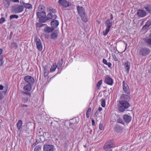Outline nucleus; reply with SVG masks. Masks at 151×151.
Returning <instances> with one entry per match:
<instances>
[{
  "label": "nucleus",
  "mask_w": 151,
  "mask_h": 151,
  "mask_svg": "<svg viewBox=\"0 0 151 151\" xmlns=\"http://www.w3.org/2000/svg\"><path fill=\"white\" fill-rule=\"evenodd\" d=\"M119 105L118 106V109L120 112H123L126 109H128L130 106L129 101L123 100L119 101Z\"/></svg>",
  "instance_id": "f257e3e1"
},
{
  "label": "nucleus",
  "mask_w": 151,
  "mask_h": 151,
  "mask_svg": "<svg viewBox=\"0 0 151 151\" xmlns=\"http://www.w3.org/2000/svg\"><path fill=\"white\" fill-rule=\"evenodd\" d=\"M114 141L113 140H110L105 144L104 148L106 151H112V149L115 147Z\"/></svg>",
  "instance_id": "f03ea898"
},
{
  "label": "nucleus",
  "mask_w": 151,
  "mask_h": 151,
  "mask_svg": "<svg viewBox=\"0 0 151 151\" xmlns=\"http://www.w3.org/2000/svg\"><path fill=\"white\" fill-rule=\"evenodd\" d=\"M36 15L37 17L39 19V22L40 23H45L46 22V13L45 11L37 12V13Z\"/></svg>",
  "instance_id": "7ed1b4c3"
},
{
  "label": "nucleus",
  "mask_w": 151,
  "mask_h": 151,
  "mask_svg": "<svg viewBox=\"0 0 151 151\" xmlns=\"http://www.w3.org/2000/svg\"><path fill=\"white\" fill-rule=\"evenodd\" d=\"M105 25L106 29L105 30L103 31V35L105 36L107 35L110 30L112 24V22L109 19H107L105 22Z\"/></svg>",
  "instance_id": "20e7f679"
},
{
  "label": "nucleus",
  "mask_w": 151,
  "mask_h": 151,
  "mask_svg": "<svg viewBox=\"0 0 151 151\" xmlns=\"http://www.w3.org/2000/svg\"><path fill=\"white\" fill-rule=\"evenodd\" d=\"M151 50L148 48L142 47L139 51V55L140 56H145L149 54Z\"/></svg>",
  "instance_id": "39448f33"
},
{
  "label": "nucleus",
  "mask_w": 151,
  "mask_h": 151,
  "mask_svg": "<svg viewBox=\"0 0 151 151\" xmlns=\"http://www.w3.org/2000/svg\"><path fill=\"white\" fill-rule=\"evenodd\" d=\"M13 8V9L15 13L22 12L24 10L23 6L19 4L15 5Z\"/></svg>",
  "instance_id": "423d86ee"
},
{
  "label": "nucleus",
  "mask_w": 151,
  "mask_h": 151,
  "mask_svg": "<svg viewBox=\"0 0 151 151\" xmlns=\"http://www.w3.org/2000/svg\"><path fill=\"white\" fill-rule=\"evenodd\" d=\"M58 3L65 8H67L71 6L72 5L70 2L67 1L66 0H59Z\"/></svg>",
  "instance_id": "0eeeda50"
},
{
  "label": "nucleus",
  "mask_w": 151,
  "mask_h": 151,
  "mask_svg": "<svg viewBox=\"0 0 151 151\" xmlns=\"http://www.w3.org/2000/svg\"><path fill=\"white\" fill-rule=\"evenodd\" d=\"M35 40L36 42V44L38 49L41 51L42 49V46L41 42L40 39L37 36L35 37Z\"/></svg>",
  "instance_id": "6e6552de"
},
{
  "label": "nucleus",
  "mask_w": 151,
  "mask_h": 151,
  "mask_svg": "<svg viewBox=\"0 0 151 151\" xmlns=\"http://www.w3.org/2000/svg\"><path fill=\"white\" fill-rule=\"evenodd\" d=\"M123 90L124 92L127 94H130V91L129 86L125 81H123Z\"/></svg>",
  "instance_id": "1a4fd4ad"
},
{
  "label": "nucleus",
  "mask_w": 151,
  "mask_h": 151,
  "mask_svg": "<svg viewBox=\"0 0 151 151\" xmlns=\"http://www.w3.org/2000/svg\"><path fill=\"white\" fill-rule=\"evenodd\" d=\"M24 80L26 82L29 83L28 84L30 85L33 84L35 82L33 78L30 76H25L24 78Z\"/></svg>",
  "instance_id": "9d476101"
},
{
  "label": "nucleus",
  "mask_w": 151,
  "mask_h": 151,
  "mask_svg": "<svg viewBox=\"0 0 151 151\" xmlns=\"http://www.w3.org/2000/svg\"><path fill=\"white\" fill-rule=\"evenodd\" d=\"M139 17H143L147 15L146 12L142 9H139L137 13Z\"/></svg>",
  "instance_id": "9b49d317"
},
{
  "label": "nucleus",
  "mask_w": 151,
  "mask_h": 151,
  "mask_svg": "<svg viewBox=\"0 0 151 151\" xmlns=\"http://www.w3.org/2000/svg\"><path fill=\"white\" fill-rule=\"evenodd\" d=\"M54 146L52 145H45L43 147L45 151H53Z\"/></svg>",
  "instance_id": "f8f14e48"
},
{
  "label": "nucleus",
  "mask_w": 151,
  "mask_h": 151,
  "mask_svg": "<svg viewBox=\"0 0 151 151\" xmlns=\"http://www.w3.org/2000/svg\"><path fill=\"white\" fill-rule=\"evenodd\" d=\"M58 31L55 30L53 31L50 34L51 39L54 40H56L58 37Z\"/></svg>",
  "instance_id": "ddd939ff"
},
{
  "label": "nucleus",
  "mask_w": 151,
  "mask_h": 151,
  "mask_svg": "<svg viewBox=\"0 0 151 151\" xmlns=\"http://www.w3.org/2000/svg\"><path fill=\"white\" fill-rule=\"evenodd\" d=\"M128 94H122L120 96V100H123L124 101H129L130 100L131 98L128 95Z\"/></svg>",
  "instance_id": "4468645a"
},
{
  "label": "nucleus",
  "mask_w": 151,
  "mask_h": 151,
  "mask_svg": "<svg viewBox=\"0 0 151 151\" xmlns=\"http://www.w3.org/2000/svg\"><path fill=\"white\" fill-rule=\"evenodd\" d=\"M104 82L108 85L111 86L113 83V81L111 78L107 76L105 78Z\"/></svg>",
  "instance_id": "2eb2a0df"
},
{
  "label": "nucleus",
  "mask_w": 151,
  "mask_h": 151,
  "mask_svg": "<svg viewBox=\"0 0 151 151\" xmlns=\"http://www.w3.org/2000/svg\"><path fill=\"white\" fill-rule=\"evenodd\" d=\"M77 9L78 13L80 15L85 13V10L83 7L78 6H77Z\"/></svg>",
  "instance_id": "dca6fc26"
},
{
  "label": "nucleus",
  "mask_w": 151,
  "mask_h": 151,
  "mask_svg": "<svg viewBox=\"0 0 151 151\" xmlns=\"http://www.w3.org/2000/svg\"><path fill=\"white\" fill-rule=\"evenodd\" d=\"M54 30V29L51 27L47 26L44 28L43 31L46 33H50L53 32Z\"/></svg>",
  "instance_id": "f3484780"
},
{
  "label": "nucleus",
  "mask_w": 151,
  "mask_h": 151,
  "mask_svg": "<svg viewBox=\"0 0 151 151\" xmlns=\"http://www.w3.org/2000/svg\"><path fill=\"white\" fill-rule=\"evenodd\" d=\"M123 119L124 121L127 123H129L132 120L131 117L127 114H124L123 116Z\"/></svg>",
  "instance_id": "a211bd4d"
},
{
  "label": "nucleus",
  "mask_w": 151,
  "mask_h": 151,
  "mask_svg": "<svg viewBox=\"0 0 151 151\" xmlns=\"http://www.w3.org/2000/svg\"><path fill=\"white\" fill-rule=\"evenodd\" d=\"M59 22L57 20H54L52 21L50 23V25L54 29L57 27L59 25Z\"/></svg>",
  "instance_id": "6ab92c4d"
},
{
  "label": "nucleus",
  "mask_w": 151,
  "mask_h": 151,
  "mask_svg": "<svg viewBox=\"0 0 151 151\" xmlns=\"http://www.w3.org/2000/svg\"><path fill=\"white\" fill-rule=\"evenodd\" d=\"M20 3L23 5L24 7L28 9H31L32 8V5L29 3H26L23 1L22 2L20 1Z\"/></svg>",
  "instance_id": "aec40b11"
},
{
  "label": "nucleus",
  "mask_w": 151,
  "mask_h": 151,
  "mask_svg": "<svg viewBox=\"0 0 151 151\" xmlns=\"http://www.w3.org/2000/svg\"><path fill=\"white\" fill-rule=\"evenodd\" d=\"M124 68L125 70L127 71V73H129V68L130 67V64L129 62L127 61L124 63Z\"/></svg>",
  "instance_id": "412c9836"
},
{
  "label": "nucleus",
  "mask_w": 151,
  "mask_h": 151,
  "mask_svg": "<svg viewBox=\"0 0 151 151\" xmlns=\"http://www.w3.org/2000/svg\"><path fill=\"white\" fill-rule=\"evenodd\" d=\"M22 125V121L21 120H19L17 124V128L18 130L21 131V130Z\"/></svg>",
  "instance_id": "4be33fe9"
},
{
  "label": "nucleus",
  "mask_w": 151,
  "mask_h": 151,
  "mask_svg": "<svg viewBox=\"0 0 151 151\" xmlns=\"http://www.w3.org/2000/svg\"><path fill=\"white\" fill-rule=\"evenodd\" d=\"M32 85L30 84H27L23 88L24 90L27 92L30 91L32 89Z\"/></svg>",
  "instance_id": "5701e85b"
},
{
  "label": "nucleus",
  "mask_w": 151,
  "mask_h": 151,
  "mask_svg": "<svg viewBox=\"0 0 151 151\" xmlns=\"http://www.w3.org/2000/svg\"><path fill=\"white\" fill-rule=\"evenodd\" d=\"M7 90V88H4L3 91H0V99L1 100L4 98L3 93H5Z\"/></svg>",
  "instance_id": "b1692460"
},
{
  "label": "nucleus",
  "mask_w": 151,
  "mask_h": 151,
  "mask_svg": "<svg viewBox=\"0 0 151 151\" xmlns=\"http://www.w3.org/2000/svg\"><path fill=\"white\" fill-rule=\"evenodd\" d=\"M144 8L150 14L151 13V4L147 5L145 6Z\"/></svg>",
  "instance_id": "393cba45"
},
{
  "label": "nucleus",
  "mask_w": 151,
  "mask_h": 151,
  "mask_svg": "<svg viewBox=\"0 0 151 151\" xmlns=\"http://www.w3.org/2000/svg\"><path fill=\"white\" fill-rule=\"evenodd\" d=\"M48 68L47 66L45 65L44 68V76L46 77L48 75Z\"/></svg>",
  "instance_id": "a878e982"
},
{
  "label": "nucleus",
  "mask_w": 151,
  "mask_h": 151,
  "mask_svg": "<svg viewBox=\"0 0 151 151\" xmlns=\"http://www.w3.org/2000/svg\"><path fill=\"white\" fill-rule=\"evenodd\" d=\"M81 18L82 20L84 22H86L88 21V19L85 13L80 15Z\"/></svg>",
  "instance_id": "bb28decb"
},
{
  "label": "nucleus",
  "mask_w": 151,
  "mask_h": 151,
  "mask_svg": "<svg viewBox=\"0 0 151 151\" xmlns=\"http://www.w3.org/2000/svg\"><path fill=\"white\" fill-rule=\"evenodd\" d=\"M151 24V22L150 21H148L143 26L142 28V29L143 30L146 29Z\"/></svg>",
  "instance_id": "cd10ccee"
},
{
  "label": "nucleus",
  "mask_w": 151,
  "mask_h": 151,
  "mask_svg": "<svg viewBox=\"0 0 151 151\" xmlns=\"http://www.w3.org/2000/svg\"><path fill=\"white\" fill-rule=\"evenodd\" d=\"M63 63V60L61 59L60 60H59L57 63L56 66L58 69H59L62 66Z\"/></svg>",
  "instance_id": "c85d7f7f"
},
{
  "label": "nucleus",
  "mask_w": 151,
  "mask_h": 151,
  "mask_svg": "<svg viewBox=\"0 0 151 151\" xmlns=\"http://www.w3.org/2000/svg\"><path fill=\"white\" fill-rule=\"evenodd\" d=\"M11 47L12 48H14L16 50L18 48V45L17 43L13 42L11 43Z\"/></svg>",
  "instance_id": "c756f323"
},
{
  "label": "nucleus",
  "mask_w": 151,
  "mask_h": 151,
  "mask_svg": "<svg viewBox=\"0 0 151 151\" xmlns=\"http://www.w3.org/2000/svg\"><path fill=\"white\" fill-rule=\"evenodd\" d=\"M29 99V98L27 96H24L22 97V101L24 103H26L27 102Z\"/></svg>",
  "instance_id": "7c9ffc66"
},
{
  "label": "nucleus",
  "mask_w": 151,
  "mask_h": 151,
  "mask_svg": "<svg viewBox=\"0 0 151 151\" xmlns=\"http://www.w3.org/2000/svg\"><path fill=\"white\" fill-rule=\"evenodd\" d=\"M45 9V6L42 4L40 5L38 7V10L39 11H44Z\"/></svg>",
  "instance_id": "2f4dec72"
},
{
  "label": "nucleus",
  "mask_w": 151,
  "mask_h": 151,
  "mask_svg": "<svg viewBox=\"0 0 151 151\" xmlns=\"http://www.w3.org/2000/svg\"><path fill=\"white\" fill-rule=\"evenodd\" d=\"M57 68L56 66V64L55 63V64H54L53 65L51 66V67L50 69V71L51 72H53L55 71L56 69Z\"/></svg>",
  "instance_id": "473e14b6"
},
{
  "label": "nucleus",
  "mask_w": 151,
  "mask_h": 151,
  "mask_svg": "<svg viewBox=\"0 0 151 151\" xmlns=\"http://www.w3.org/2000/svg\"><path fill=\"white\" fill-rule=\"evenodd\" d=\"M114 130L116 132H119L122 130V128L120 126L117 125L115 127Z\"/></svg>",
  "instance_id": "72a5a7b5"
},
{
  "label": "nucleus",
  "mask_w": 151,
  "mask_h": 151,
  "mask_svg": "<svg viewBox=\"0 0 151 151\" xmlns=\"http://www.w3.org/2000/svg\"><path fill=\"white\" fill-rule=\"evenodd\" d=\"M101 106L103 107H104L106 106V100L102 98L101 100Z\"/></svg>",
  "instance_id": "f704fd0d"
},
{
  "label": "nucleus",
  "mask_w": 151,
  "mask_h": 151,
  "mask_svg": "<svg viewBox=\"0 0 151 151\" xmlns=\"http://www.w3.org/2000/svg\"><path fill=\"white\" fill-rule=\"evenodd\" d=\"M52 19V14L51 13H50L48 14L46 17V21L50 19Z\"/></svg>",
  "instance_id": "c9c22d12"
},
{
  "label": "nucleus",
  "mask_w": 151,
  "mask_h": 151,
  "mask_svg": "<svg viewBox=\"0 0 151 151\" xmlns=\"http://www.w3.org/2000/svg\"><path fill=\"white\" fill-rule=\"evenodd\" d=\"M148 46L151 47V37L145 40Z\"/></svg>",
  "instance_id": "e433bc0d"
},
{
  "label": "nucleus",
  "mask_w": 151,
  "mask_h": 151,
  "mask_svg": "<svg viewBox=\"0 0 151 151\" xmlns=\"http://www.w3.org/2000/svg\"><path fill=\"white\" fill-rule=\"evenodd\" d=\"M75 123H73L71 122H70L69 123V125L70 126V127L71 128L73 129L74 130L76 129V127H75Z\"/></svg>",
  "instance_id": "4c0bfd02"
},
{
  "label": "nucleus",
  "mask_w": 151,
  "mask_h": 151,
  "mask_svg": "<svg viewBox=\"0 0 151 151\" xmlns=\"http://www.w3.org/2000/svg\"><path fill=\"white\" fill-rule=\"evenodd\" d=\"M91 107H89L86 111V116L87 118H88L89 117V114L90 113L91 111Z\"/></svg>",
  "instance_id": "58836bf2"
},
{
  "label": "nucleus",
  "mask_w": 151,
  "mask_h": 151,
  "mask_svg": "<svg viewBox=\"0 0 151 151\" xmlns=\"http://www.w3.org/2000/svg\"><path fill=\"white\" fill-rule=\"evenodd\" d=\"M41 146L39 145L36 146L34 149V151H40L41 149Z\"/></svg>",
  "instance_id": "ea45409f"
},
{
  "label": "nucleus",
  "mask_w": 151,
  "mask_h": 151,
  "mask_svg": "<svg viewBox=\"0 0 151 151\" xmlns=\"http://www.w3.org/2000/svg\"><path fill=\"white\" fill-rule=\"evenodd\" d=\"M117 122L120 123V124H122L123 125H124V122H123V121L122 119L121 118H118L117 119Z\"/></svg>",
  "instance_id": "a19ab883"
},
{
  "label": "nucleus",
  "mask_w": 151,
  "mask_h": 151,
  "mask_svg": "<svg viewBox=\"0 0 151 151\" xmlns=\"http://www.w3.org/2000/svg\"><path fill=\"white\" fill-rule=\"evenodd\" d=\"M18 16L16 14H13L10 16V19H11L13 18L18 19Z\"/></svg>",
  "instance_id": "79ce46f5"
},
{
  "label": "nucleus",
  "mask_w": 151,
  "mask_h": 151,
  "mask_svg": "<svg viewBox=\"0 0 151 151\" xmlns=\"http://www.w3.org/2000/svg\"><path fill=\"white\" fill-rule=\"evenodd\" d=\"M12 0H5V1L6 2V4H5V6L7 7H8L10 5V2Z\"/></svg>",
  "instance_id": "37998d69"
},
{
  "label": "nucleus",
  "mask_w": 151,
  "mask_h": 151,
  "mask_svg": "<svg viewBox=\"0 0 151 151\" xmlns=\"http://www.w3.org/2000/svg\"><path fill=\"white\" fill-rule=\"evenodd\" d=\"M3 58L2 57H0V66H1L4 63Z\"/></svg>",
  "instance_id": "c03bdc74"
},
{
  "label": "nucleus",
  "mask_w": 151,
  "mask_h": 151,
  "mask_svg": "<svg viewBox=\"0 0 151 151\" xmlns=\"http://www.w3.org/2000/svg\"><path fill=\"white\" fill-rule=\"evenodd\" d=\"M102 80H100L97 83V87H98L99 88L100 87L101 85L102 84Z\"/></svg>",
  "instance_id": "a18cd8bd"
},
{
  "label": "nucleus",
  "mask_w": 151,
  "mask_h": 151,
  "mask_svg": "<svg viewBox=\"0 0 151 151\" xmlns=\"http://www.w3.org/2000/svg\"><path fill=\"white\" fill-rule=\"evenodd\" d=\"M99 129L101 130H103L104 129V127L103 124L101 123V122H100L99 126Z\"/></svg>",
  "instance_id": "49530a36"
},
{
  "label": "nucleus",
  "mask_w": 151,
  "mask_h": 151,
  "mask_svg": "<svg viewBox=\"0 0 151 151\" xmlns=\"http://www.w3.org/2000/svg\"><path fill=\"white\" fill-rule=\"evenodd\" d=\"M45 138H44V137L43 136H40L39 138L40 141L41 142L44 141L45 140Z\"/></svg>",
  "instance_id": "de8ad7c7"
},
{
  "label": "nucleus",
  "mask_w": 151,
  "mask_h": 151,
  "mask_svg": "<svg viewBox=\"0 0 151 151\" xmlns=\"http://www.w3.org/2000/svg\"><path fill=\"white\" fill-rule=\"evenodd\" d=\"M5 21V18L4 17H2L0 19V24H2Z\"/></svg>",
  "instance_id": "09e8293b"
},
{
  "label": "nucleus",
  "mask_w": 151,
  "mask_h": 151,
  "mask_svg": "<svg viewBox=\"0 0 151 151\" xmlns=\"http://www.w3.org/2000/svg\"><path fill=\"white\" fill-rule=\"evenodd\" d=\"M46 25L45 24H41L39 23H37V27H41L43 26L44 25Z\"/></svg>",
  "instance_id": "8fccbe9b"
},
{
  "label": "nucleus",
  "mask_w": 151,
  "mask_h": 151,
  "mask_svg": "<svg viewBox=\"0 0 151 151\" xmlns=\"http://www.w3.org/2000/svg\"><path fill=\"white\" fill-rule=\"evenodd\" d=\"M113 58L115 60V61H118V58L116 57V56L114 55H112Z\"/></svg>",
  "instance_id": "3c124183"
},
{
  "label": "nucleus",
  "mask_w": 151,
  "mask_h": 151,
  "mask_svg": "<svg viewBox=\"0 0 151 151\" xmlns=\"http://www.w3.org/2000/svg\"><path fill=\"white\" fill-rule=\"evenodd\" d=\"M13 35V32H11L9 36V40H11Z\"/></svg>",
  "instance_id": "603ef678"
},
{
  "label": "nucleus",
  "mask_w": 151,
  "mask_h": 151,
  "mask_svg": "<svg viewBox=\"0 0 151 151\" xmlns=\"http://www.w3.org/2000/svg\"><path fill=\"white\" fill-rule=\"evenodd\" d=\"M26 92L27 91H26V92L24 91V92H23V93L24 94H26V95H28L29 96H31V94L30 93H29V92Z\"/></svg>",
  "instance_id": "864d4df0"
},
{
  "label": "nucleus",
  "mask_w": 151,
  "mask_h": 151,
  "mask_svg": "<svg viewBox=\"0 0 151 151\" xmlns=\"http://www.w3.org/2000/svg\"><path fill=\"white\" fill-rule=\"evenodd\" d=\"M45 37L46 39H48L49 37V35L47 34H44Z\"/></svg>",
  "instance_id": "5fc2aeb1"
},
{
  "label": "nucleus",
  "mask_w": 151,
  "mask_h": 151,
  "mask_svg": "<svg viewBox=\"0 0 151 151\" xmlns=\"http://www.w3.org/2000/svg\"><path fill=\"white\" fill-rule=\"evenodd\" d=\"M102 61L103 63L105 65H106L107 63V60L104 58L103 59Z\"/></svg>",
  "instance_id": "6e6d98bb"
},
{
  "label": "nucleus",
  "mask_w": 151,
  "mask_h": 151,
  "mask_svg": "<svg viewBox=\"0 0 151 151\" xmlns=\"http://www.w3.org/2000/svg\"><path fill=\"white\" fill-rule=\"evenodd\" d=\"M106 65H107L110 68L111 67L112 64H111V63L110 62H109V63L107 62V63L106 64Z\"/></svg>",
  "instance_id": "4d7b16f0"
},
{
  "label": "nucleus",
  "mask_w": 151,
  "mask_h": 151,
  "mask_svg": "<svg viewBox=\"0 0 151 151\" xmlns=\"http://www.w3.org/2000/svg\"><path fill=\"white\" fill-rule=\"evenodd\" d=\"M57 16L56 15H53L52 14V19L54 20L55 19H56Z\"/></svg>",
  "instance_id": "13d9d810"
},
{
  "label": "nucleus",
  "mask_w": 151,
  "mask_h": 151,
  "mask_svg": "<svg viewBox=\"0 0 151 151\" xmlns=\"http://www.w3.org/2000/svg\"><path fill=\"white\" fill-rule=\"evenodd\" d=\"M92 125L93 126H94L95 125V121L94 119H92Z\"/></svg>",
  "instance_id": "bf43d9fd"
},
{
  "label": "nucleus",
  "mask_w": 151,
  "mask_h": 151,
  "mask_svg": "<svg viewBox=\"0 0 151 151\" xmlns=\"http://www.w3.org/2000/svg\"><path fill=\"white\" fill-rule=\"evenodd\" d=\"M28 106V105H25L24 104H22L21 105V107H27Z\"/></svg>",
  "instance_id": "052dcab7"
},
{
  "label": "nucleus",
  "mask_w": 151,
  "mask_h": 151,
  "mask_svg": "<svg viewBox=\"0 0 151 151\" xmlns=\"http://www.w3.org/2000/svg\"><path fill=\"white\" fill-rule=\"evenodd\" d=\"M51 12L53 13H55L56 12V10L55 9H52Z\"/></svg>",
  "instance_id": "680f3d73"
},
{
  "label": "nucleus",
  "mask_w": 151,
  "mask_h": 151,
  "mask_svg": "<svg viewBox=\"0 0 151 151\" xmlns=\"http://www.w3.org/2000/svg\"><path fill=\"white\" fill-rule=\"evenodd\" d=\"M40 142H41L39 139H37L36 141V142H36L37 144L38 143Z\"/></svg>",
  "instance_id": "e2e57ef3"
},
{
  "label": "nucleus",
  "mask_w": 151,
  "mask_h": 151,
  "mask_svg": "<svg viewBox=\"0 0 151 151\" xmlns=\"http://www.w3.org/2000/svg\"><path fill=\"white\" fill-rule=\"evenodd\" d=\"M3 86L1 85H0V90H3Z\"/></svg>",
  "instance_id": "0e129e2a"
},
{
  "label": "nucleus",
  "mask_w": 151,
  "mask_h": 151,
  "mask_svg": "<svg viewBox=\"0 0 151 151\" xmlns=\"http://www.w3.org/2000/svg\"><path fill=\"white\" fill-rule=\"evenodd\" d=\"M48 134V133L47 132H45L43 134V136L44 137V138H45V136L47 135V134Z\"/></svg>",
  "instance_id": "69168bd1"
},
{
  "label": "nucleus",
  "mask_w": 151,
  "mask_h": 151,
  "mask_svg": "<svg viewBox=\"0 0 151 151\" xmlns=\"http://www.w3.org/2000/svg\"><path fill=\"white\" fill-rule=\"evenodd\" d=\"M37 145V144H36V142H35V143H34L33 144V145H32V147H34L35 146V145Z\"/></svg>",
  "instance_id": "338daca9"
},
{
  "label": "nucleus",
  "mask_w": 151,
  "mask_h": 151,
  "mask_svg": "<svg viewBox=\"0 0 151 151\" xmlns=\"http://www.w3.org/2000/svg\"><path fill=\"white\" fill-rule=\"evenodd\" d=\"M99 114L98 111H97L94 114V115L96 116H97Z\"/></svg>",
  "instance_id": "774afa93"
}]
</instances>
